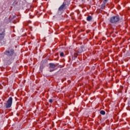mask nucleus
Masks as SVG:
<instances>
[{"label":"nucleus","instance_id":"9b49d317","mask_svg":"<svg viewBox=\"0 0 130 130\" xmlns=\"http://www.w3.org/2000/svg\"><path fill=\"white\" fill-rule=\"evenodd\" d=\"M74 56L77 58L78 57V53H74Z\"/></svg>","mask_w":130,"mask_h":130},{"label":"nucleus","instance_id":"f8f14e48","mask_svg":"<svg viewBox=\"0 0 130 130\" xmlns=\"http://www.w3.org/2000/svg\"><path fill=\"white\" fill-rule=\"evenodd\" d=\"M49 102H50V103H52V102H53V101L52 100V99H50L49 100Z\"/></svg>","mask_w":130,"mask_h":130},{"label":"nucleus","instance_id":"7ed1b4c3","mask_svg":"<svg viewBox=\"0 0 130 130\" xmlns=\"http://www.w3.org/2000/svg\"><path fill=\"white\" fill-rule=\"evenodd\" d=\"M120 18L118 16H114L110 18V23H112V24H116L117 22L119 21Z\"/></svg>","mask_w":130,"mask_h":130},{"label":"nucleus","instance_id":"f257e3e1","mask_svg":"<svg viewBox=\"0 0 130 130\" xmlns=\"http://www.w3.org/2000/svg\"><path fill=\"white\" fill-rule=\"evenodd\" d=\"M12 104H13V98L10 97L8 101L4 104V107L7 109L12 107Z\"/></svg>","mask_w":130,"mask_h":130},{"label":"nucleus","instance_id":"ddd939ff","mask_svg":"<svg viewBox=\"0 0 130 130\" xmlns=\"http://www.w3.org/2000/svg\"><path fill=\"white\" fill-rule=\"evenodd\" d=\"M107 2H108V0H104L103 3H104L105 4H106Z\"/></svg>","mask_w":130,"mask_h":130},{"label":"nucleus","instance_id":"20e7f679","mask_svg":"<svg viewBox=\"0 0 130 130\" xmlns=\"http://www.w3.org/2000/svg\"><path fill=\"white\" fill-rule=\"evenodd\" d=\"M14 53H15V51L13 49H9L5 52V54L7 55L8 56H12Z\"/></svg>","mask_w":130,"mask_h":130},{"label":"nucleus","instance_id":"6e6552de","mask_svg":"<svg viewBox=\"0 0 130 130\" xmlns=\"http://www.w3.org/2000/svg\"><path fill=\"white\" fill-rule=\"evenodd\" d=\"M87 21H90L91 20H92V16L89 15L87 18H86Z\"/></svg>","mask_w":130,"mask_h":130},{"label":"nucleus","instance_id":"0eeeda50","mask_svg":"<svg viewBox=\"0 0 130 130\" xmlns=\"http://www.w3.org/2000/svg\"><path fill=\"white\" fill-rule=\"evenodd\" d=\"M105 6H106V3H104V2H103V4H102L101 6L102 10H104L105 8Z\"/></svg>","mask_w":130,"mask_h":130},{"label":"nucleus","instance_id":"423d86ee","mask_svg":"<svg viewBox=\"0 0 130 130\" xmlns=\"http://www.w3.org/2000/svg\"><path fill=\"white\" fill-rule=\"evenodd\" d=\"M5 32H6L5 29H0V40H3L5 38Z\"/></svg>","mask_w":130,"mask_h":130},{"label":"nucleus","instance_id":"39448f33","mask_svg":"<svg viewBox=\"0 0 130 130\" xmlns=\"http://www.w3.org/2000/svg\"><path fill=\"white\" fill-rule=\"evenodd\" d=\"M49 69L50 70V72H54V71H55V68L56 67V65H55V64L53 63H50L49 64Z\"/></svg>","mask_w":130,"mask_h":130},{"label":"nucleus","instance_id":"f03ea898","mask_svg":"<svg viewBox=\"0 0 130 130\" xmlns=\"http://www.w3.org/2000/svg\"><path fill=\"white\" fill-rule=\"evenodd\" d=\"M69 7V5L68 4V2H64L63 4L59 7L58 9V12L59 13V12H63L64 10H66V9Z\"/></svg>","mask_w":130,"mask_h":130},{"label":"nucleus","instance_id":"9d476101","mask_svg":"<svg viewBox=\"0 0 130 130\" xmlns=\"http://www.w3.org/2000/svg\"><path fill=\"white\" fill-rule=\"evenodd\" d=\"M60 56H61V57L64 56V53H63V52H61L60 53Z\"/></svg>","mask_w":130,"mask_h":130},{"label":"nucleus","instance_id":"1a4fd4ad","mask_svg":"<svg viewBox=\"0 0 130 130\" xmlns=\"http://www.w3.org/2000/svg\"><path fill=\"white\" fill-rule=\"evenodd\" d=\"M100 114L102 115H105V111H104V110H102L100 111Z\"/></svg>","mask_w":130,"mask_h":130}]
</instances>
